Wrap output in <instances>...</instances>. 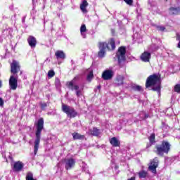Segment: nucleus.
Instances as JSON below:
<instances>
[{
    "label": "nucleus",
    "mask_w": 180,
    "mask_h": 180,
    "mask_svg": "<svg viewBox=\"0 0 180 180\" xmlns=\"http://www.w3.org/2000/svg\"><path fill=\"white\" fill-rule=\"evenodd\" d=\"M145 86L146 89L152 88L153 92L161 93V74L154 73L149 75L146 81Z\"/></svg>",
    "instance_id": "f257e3e1"
},
{
    "label": "nucleus",
    "mask_w": 180,
    "mask_h": 180,
    "mask_svg": "<svg viewBox=\"0 0 180 180\" xmlns=\"http://www.w3.org/2000/svg\"><path fill=\"white\" fill-rule=\"evenodd\" d=\"M35 125L37 127V130L35 132L36 139L34 142V155H36V154H37V152L39 151V146H40V140L41 139V131H43V129H44V119L39 118Z\"/></svg>",
    "instance_id": "f03ea898"
},
{
    "label": "nucleus",
    "mask_w": 180,
    "mask_h": 180,
    "mask_svg": "<svg viewBox=\"0 0 180 180\" xmlns=\"http://www.w3.org/2000/svg\"><path fill=\"white\" fill-rule=\"evenodd\" d=\"M155 153L159 157H164V154H168L171 151V143L167 141H162L161 144H158L155 146Z\"/></svg>",
    "instance_id": "7ed1b4c3"
},
{
    "label": "nucleus",
    "mask_w": 180,
    "mask_h": 180,
    "mask_svg": "<svg viewBox=\"0 0 180 180\" xmlns=\"http://www.w3.org/2000/svg\"><path fill=\"white\" fill-rule=\"evenodd\" d=\"M62 111L63 113H65L70 119H74V117L78 116V112L75 110V108L64 103L62 104Z\"/></svg>",
    "instance_id": "20e7f679"
},
{
    "label": "nucleus",
    "mask_w": 180,
    "mask_h": 180,
    "mask_svg": "<svg viewBox=\"0 0 180 180\" xmlns=\"http://www.w3.org/2000/svg\"><path fill=\"white\" fill-rule=\"evenodd\" d=\"M126 46H120L118 48L115 57L117 59L119 65L126 61Z\"/></svg>",
    "instance_id": "39448f33"
},
{
    "label": "nucleus",
    "mask_w": 180,
    "mask_h": 180,
    "mask_svg": "<svg viewBox=\"0 0 180 180\" xmlns=\"http://www.w3.org/2000/svg\"><path fill=\"white\" fill-rule=\"evenodd\" d=\"M66 86L69 88V89H71V91H76V95L77 98H79L82 95V92L79 89V85H74V80L66 82Z\"/></svg>",
    "instance_id": "423d86ee"
},
{
    "label": "nucleus",
    "mask_w": 180,
    "mask_h": 180,
    "mask_svg": "<svg viewBox=\"0 0 180 180\" xmlns=\"http://www.w3.org/2000/svg\"><path fill=\"white\" fill-rule=\"evenodd\" d=\"M101 44H104V47L105 49L108 50V51H114L116 49V41L115 38H110L108 43L106 42H100Z\"/></svg>",
    "instance_id": "0eeeda50"
},
{
    "label": "nucleus",
    "mask_w": 180,
    "mask_h": 180,
    "mask_svg": "<svg viewBox=\"0 0 180 180\" xmlns=\"http://www.w3.org/2000/svg\"><path fill=\"white\" fill-rule=\"evenodd\" d=\"M159 162L158 158L155 157L153 160H150L148 169L153 174H157Z\"/></svg>",
    "instance_id": "6e6552de"
},
{
    "label": "nucleus",
    "mask_w": 180,
    "mask_h": 180,
    "mask_svg": "<svg viewBox=\"0 0 180 180\" xmlns=\"http://www.w3.org/2000/svg\"><path fill=\"white\" fill-rule=\"evenodd\" d=\"M9 88L11 91H16L18 89V77L13 75L10 76L9 80Z\"/></svg>",
    "instance_id": "1a4fd4ad"
},
{
    "label": "nucleus",
    "mask_w": 180,
    "mask_h": 180,
    "mask_svg": "<svg viewBox=\"0 0 180 180\" xmlns=\"http://www.w3.org/2000/svg\"><path fill=\"white\" fill-rule=\"evenodd\" d=\"M20 71V65L16 60H13L11 63V72L13 75H15Z\"/></svg>",
    "instance_id": "9d476101"
},
{
    "label": "nucleus",
    "mask_w": 180,
    "mask_h": 180,
    "mask_svg": "<svg viewBox=\"0 0 180 180\" xmlns=\"http://www.w3.org/2000/svg\"><path fill=\"white\" fill-rule=\"evenodd\" d=\"M102 78L104 81H109L113 78V70H105L102 73Z\"/></svg>",
    "instance_id": "9b49d317"
},
{
    "label": "nucleus",
    "mask_w": 180,
    "mask_h": 180,
    "mask_svg": "<svg viewBox=\"0 0 180 180\" xmlns=\"http://www.w3.org/2000/svg\"><path fill=\"white\" fill-rule=\"evenodd\" d=\"M98 49L99 51L98 52V57L99 58H103V57H105V54H106V48L105 47V44H101V42H98Z\"/></svg>",
    "instance_id": "f8f14e48"
},
{
    "label": "nucleus",
    "mask_w": 180,
    "mask_h": 180,
    "mask_svg": "<svg viewBox=\"0 0 180 180\" xmlns=\"http://www.w3.org/2000/svg\"><path fill=\"white\" fill-rule=\"evenodd\" d=\"M25 165L21 161L15 162L13 166V171L14 172H20L23 169Z\"/></svg>",
    "instance_id": "ddd939ff"
},
{
    "label": "nucleus",
    "mask_w": 180,
    "mask_h": 180,
    "mask_svg": "<svg viewBox=\"0 0 180 180\" xmlns=\"http://www.w3.org/2000/svg\"><path fill=\"white\" fill-rule=\"evenodd\" d=\"M115 85H116V86H122V85H124V76L117 75L115 79Z\"/></svg>",
    "instance_id": "4468645a"
},
{
    "label": "nucleus",
    "mask_w": 180,
    "mask_h": 180,
    "mask_svg": "<svg viewBox=\"0 0 180 180\" xmlns=\"http://www.w3.org/2000/svg\"><path fill=\"white\" fill-rule=\"evenodd\" d=\"M140 58L143 63H150V60H151V53L144 51L141 53Z\"/></svg>",
    "instance_id": "2eb2a0df"
},
{
    "label": "nucleus",
    "mask_w": 180,
    "mask_h": 180,
    "mask_svg": "<svg viewBox=\"0 0 180 180\" xmlns=\"http://www.w3.org/2000/svg\"><path fill=\"white\" fill-rule=\"evenodd\" d=\"M75 159L74 158H69L65 162V168L67 171L68 169H71V168H74L75 167Z\"/></svg>",
    "instance_id": "dca6fc26"
},
{
    "label": "nucleus",
    "mask_w": 180,
    "mask_h": 180,
    "mask_svg": "<svg viewBox=\"0 0 180 180\" xmlns=\"http://www.w3.org/2000/svg\"><path fill=\"white\" fill-rule=\"evenodd\" d=\"M27 41L32 49L36 48V45L37 44V40L36 39V37L30 35L27 39Z\"/></svg>",
    "instance_id": "f3484780"
},
{
    "label": "nucleus",
    "mask_w": 180,
    "mask_h": 180,
    "mask_svg": "<svg viewBox=\"0 0 180 180\" xmlns=\"http://www.w3.org/2000/svg\"><path fill=\"white\" fill-rule=\"evenodd\" d=\"M55 56L57 58V60H65L66 58V56H65V53H64L63 51H56L55 52Z\"/></svg>",
    "instance_id": "a211bd4d"
},
{
    "label": "nucleus",
    "mask_w": 180,
    "mask_h": 180,
    "mask_svg": "<svg viewBox=\"0 0 180 180\" xmlns=\"http://www.w3.org/2000/svg\"><path fill=\"white\" fill-rule=\"evenodd\" d=\"M90 134L91 136H94V137H98L101 134V129L96 128V127H93V129H90L89 130Z\"/></svg>",
    "instance_id": "6ab92c4d"
},
{
    "label": "nucleus",
    "mask_w": 180,
    "mask_h": 180,
    "mask_svg": "<svg viewBox=\"0 0 180 180\" xmlns=\"http://www.w3.org/2000/svg\"><path fill=\"white\" fill-rule=\"evenodd\" d=\"M110 143L112 147H120V141L117 140V138L112 137L110 139Z\"/></svg>",
    "instance_id": "aec40b11"
},
{
    "label": "nucleus",
    "mask_w": 180,
    "mask_h": 180,
    "mask_svg": "<svg viewBox=\"0 0 180 180\" xmlns=\"http://www.w3.org/2000/svg\"><path fill=\"white\" fill-rule=\"evenodd\" d=\"M72 136L73 137V140H84L85 139V135H82L78 132H73L72 134Z\"/></svg>",
    "instance_id": "412c9836"
},
{
    "label": "nucleus",
    "mask_w": 180,
    "mask_h": 180,
    "mask_svg": "<svg viewBox=\"0 0 180 180\" xmlns=\"http://www.w3.org/2000/svg\"><path fill=\"white\" fill-rule=\"evenodd\" d=\"M89 4L86 0H84L80 4V9L83 13H86L88 10H86V6H88Z\"/></svg>",
    "instance_id": "4be33fe9"
},
{
    "label": "nucleus",
    "mask_w": 180,
    "mask_h": 180,
    "mask_svg": "<svg viewBox=\"0 0 180 180\" xmlns=\"http://www.w3.org/2000/svg\"><path fill=\"white\" fill-rule=\"evenodd\" d=\"M169 10L170 11L171 15H179L180 13V7H170Z\"/></svg>",
    "instance_id": "5701e85b"
},
{
    "label": "nucleus",
    "mask_w": 180,
    "mask_h": 180,
    "mask_svg": "<svg viewBox=\"0 0 180 180\" xmlns=\"http://www.w3.org/2000/svg\"><path fill=\"white\" fill-rule=\"evenodd\" d=\"M148 140L150 144H154V143H155V134L154 133L151 134L148 138Z\"/></svg>",
    "instance_id": "b1692460"
},
{
    "label": "nucleus",
    "mask_w": 180,
    "mask_h": 180,
    "mask_svg": "<svg viewBox=\"0 0 180 180\" xmlns=\"http://www.w3.org/2000/svg\"><path fill=\"white\" fill-rule=\"evenodd\" d=\"M138 174H139V176L141 179H143V178H146L147 177V172H146L144 170H143L141 172H139L138 173Z\"/></svg>",
    "instance_id": "393cba45"
},
{
    "label": "nucleus",
    "mask_w": 180,
    "mask_h": 180,
    "mask_svg": "<svg viewBox=\"0 0 180 180\" xmlns=\"http://www.w3.org/2000/svg\"><path fill=\"white\" fill-rule=\"evenodd\" d=\"M25 179L26 180H37L36 179L33 178V173H32L30 172L27 173Z\"/></svg>",
    "instance_id": "a878e982"
},
{
    "label": "nucleus",
    "mask_w": 180,
    "mask_h": 180,
    "mask_svg": "<svg viewBox=\"0 0 180 180\" xmlns=\"http://www.w3.org/2000/svg\"><path fill=\"white\" fill-rule=\"evenodd\" d=\"M133 89L134 91H137L138 92H143V87L139 85L134 86Z\"/></svg>",
    "instance_id": "bb28decb"
},
{
    "label": "nucleus",
    "mask_w": 180,
    "mask_h": 180,
    "mask_svg": "<svg viewBox=\"0 0 180 180\" xmlns=\"http://www.w3.org/2000/svg\"><path fill=\"white\" fill-rule=\"evenodd\" d=\"M54 75H56V72H54V70H51L48 72L49 78H53V77H54Z\"/></svg>",
    "instance_id": "cd10ccee"
},
{
    "label": "nucleus",
    "mask_w": 180,
    "mask_h": 180,
    "mask_svg": "<svg viewBox=\"0 0 180 180\" xmlns=\"http://www.w3.org/2000/svg\"><path fill=\"white\" fill-rule=\"evenodd\" d=\"M85 32H86V25H85V24H83L80 27V32L85 33Z\"/></svg>",
    "instance_id": "c85d7f7f"
},
{
    "label": "nucleus",
    "mask_w": 180,
    "mask_h": 180,
    "mask_svg": "<svg viewBox=\"0 0 180 180\" xmlns=\"http://www.w3.org/2000/svg\"><path fill=\"white\" fill-rule=\"evenodd\" d=\"M94 78V72L91 71L89 72V75H87V80L91 81Z\"/></svg>",
    "instance_id": "c756f323"
},
{
    "label": "nucleus",
    "mask_w": 180,
    "mask_h": 180,
    "mask_svg": "<svg viewBox=\"0 0 180 180\" xmlns=\"http://www.w3.org/2000/svg\"><path fill=\"white\" fill-rule=\"evenodd\" d=\"M156 29H157L159 32H164L167 28H165V27H164V26L158 25V26L156 27Z\"/></svg>",
    "instance_id": "7c9ffc66"
},
{
    "label": "nucleus",
    "mask_w": 180,
    "mask_h": 180,
    "mask_svg": "<svg viewBox=\"0 0 180 180\" xmlns=\"http://www.w3.org/2000/svg\"><path fill=\"white\" fill-rule=\"evenodd\" d=\"M55 85H56V86H60L61 85V82H60V79L56 78Z\"/></svg>",
    "instance_id": "2f4dec72"
},
{
    "label": "nucleus",
    "mask_w": 180,
    "mask_h": 180,
    "mask_svg": "<svg viewBox=\"0 0 180 180\" xmlns=\"http://www.w3.org/2000/svg\"><path fill=\"white\" fill-rule=\"evenodd\" d=\"M174 92H180V84H176L174 86Z\"/></svg>",
    "instance_id": "473e14b6"
},
{
    "label": "nucleus",
    "mask_w": 180,
    "mask_h": 180,
    "mask_svg": "<svg viewBox=\"0 0 180 180\" xmlns=\"http://www.w3.org/2000/svg\"><path fill=\"white\" fill-rule=\"evenodd\" d=\"M125 4L127 5H129V6H131L133 5V0H124Z\"/></svg>",
    "instance_id": "72a5a7b5"
},
{
    "label": "nucleus",
    "mask_w": 180,
    "mask_h": 180,
    "mask_svg": "<svg viewBox=\"0 0 180 180\" xmlns=\"http://www.w3.org/2000/svg\"><path fill=\"white\" fill-rule=\"evenodd\" d=\"M40 105L41 110H44V109L47 108V104L46 103H41Z\"/></svg>",
    "instance_id": "f704fd0d"
},
{
    "label": "nucleus",
    "mask_w": 180,
    "mask_h": 180,
    "mask_svg": "<svg viewBox=\"0 0 180 180\" xmlns=\"http://www.w3.org/2000/svg\"><path fill=\"white\" fill-rule=\"evenodd\" d=\"M4 99H2V98H0V106L1 108H4Z\"/></svg>",
    "instance_id": "c9c22d12"
},
{
    "label": "nucleus",
    "mask_w": 180,
    "mask_h": 180,
    "mask_svg": "<svg viewBox=\"0 0 180 180\" xmlns=\"http://www.w3.org/2000/svg\"><path fill=\"white\" fill-rule=\"evenodd\" d=\"M176 40L180 41V34H176Z\"/></svg>",
    "instance_id": "e433bc0d"
},
{
    "label": "nucleus",
    "mask_w": 180,
    "mask_h": 180,
    "mask_svg": "<svg viewBox=\"0 0 180 180\" xmlns=\"http://www.w3.org/2000/svg\"><path fill=\"white\" fill-rule=\"evenodd\" d=\"M127 180H136V176H132L130 179H128Z\"/></svg>",
    "instance_id": "4c0bfd02"
},
{
    "label": "nucleus",
    "mask_w": 180,
    "mask_h": 180,
    "mask_svg": "<svg viewBox=\"0 0 180 180\" xmlns=\"http://www.w3.org/2000/svg\"><path fill=\"white\" fill-rule=\"evenodd\" d=\"M0 88H2V80L0 79Z\"/></svg>",
    "instance_id": "58836bf2"
},
{
    "label": "nucleus",
    "mask_w": 180,
    "mask_h": 180,
    "mask_svg": "<svg viewBox=\"0 0 180 180\" xmlns=\"http://www.w3.org/2000/svg\"><path fill=\"white\" fill-rule=\"evenodd\" d=\"M98 89H101V86H98Z\"/></svg>",
    "instance_id": "ea45409f"
},
{
    "label": "nucleus",
    "mask_w": 180,
    "mask_h": 180,
    "mask_svg": "<svg viewBox=\"0 0 180 180\" xmlns=\"http://www.w3.org/2000/svg\"><path fill=\"white\" fill-rule=\"evenodd\" d=\"M74 79H75V77L73 79V81H74Z\"/></svg>",
    "instance_id": "a19ab883"
},
{
    "label": "nucleus",
    "mask_w": 180,
    "mask_h": 180,
    "mask_svg": "<svg viewBox=\"0 0 180 180\" xmlns=\"http://www.w3.org/2000/svg\"><path fill=\"white\" fill-rule=\"evenodd\" d=\"M146 117H148V116L146 115Z\"/></svg>",
    "instance_id": "79ce46f5"
}]
</instances>
